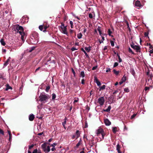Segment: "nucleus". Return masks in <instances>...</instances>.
<instances>
[{
    "mask_svg": "<svg viewBox=\"0 0 153 153\" xmlns=\"http://www.w3.org/2000/svg\"><path fill=\"white\" fill-rule=\"evenodd\" d=\"M15 28L16 30L17 33H19L21 36V39L23 41L25 40L24 37L25 36V34L24 32L23 28L21 26L17 25H16Z\"/></svg>",
    "mask_w": 153,
    "mask_h": 153,
    "instance_id": "f257e3e1",
    "label": "nucleus"
},
{
    "mask_svg": "<svg viewBox=\"0 0 153 153\" xmlns=\"http://www.w3.org/2000/svg\"><path fill=\"white\" fill-rule=\"evenodd\" d=\"M50 98V97L48 95L41 94L39 97V100L42 102V104L43 105Z\"/></svg>",
    "mask_w": 153,
    "mask_h": 153,
    "instance_id": "f03ea898",
    "label": "nucleus"
},
{
    "mask_svg": "<svg viewBox=\"0 0 153 153\" xmlns=\"http://www.w3.org/2000/svg\"><path fill=\"white\" fill-rule=\"evenodd\" d=\"M43 151L45 153H48L50 151V148L49 146H47V143H44L41 146Z\"/></svg>",
    "mask_w": 153,
    "mask_h": 153,
    "instance_id": "7ed1b4c3",
    "label": "nucleus"
},
{
    "mask_svg": "<svg viewBox=\"0 0 153 153\" xmlns=\"http://www.w3.org/2000/svg\"><path fill=\"white\" fill-rule=\"evenodd\" d=\"M59 30L62 33L68 35V33L66 26H65L64 24H61L59 28Z\"/></svg>",
    "mask_w": 153,
    "mask_h": 153,
    "instance_id": "20e7f679",
    "label": "nucleus"
},
{
    "mask_svg": "<svg viewBox=\"0 0 153 153\" xmlns=\"http://www.w3.org/2000/svg\"><path fill=\"white\" fill-rule=\"evenodd\" d=\"M147 74L148 75V77L147 78V80H146V83L145 84L146 85H148L149 84L151 83L152 77V74L151 75L149 74V71H148L147 72Z\"/></svg>",
    "mask_w": 153,
    "mask_h": 153,
    "instance_id": "39448f33",
    "label": "nucleus"
},
{
    "mask_svg": "<svg viewBox=\"0 0 153 153\" xmlns=\"http://www.w3.org/2000/svg\"><path fill=\"white\" fill-rule=\"evenodd\" d=\"M97 135L99 136L100 134H101L102 136V138L101 139V140L103 139H104V136L105 135V134L102 129L101 128H99L97 130Z\"/></svg>",
    "mask_w": 153,
    "mask_h": 153,
    "instance_id": "423d86ee",
    "label": "nucleus"
},
{
    "mask_svg": "<svg viewBox=\"0 0 153 153\" xmlns=\"http://www.w3.org/2000/svg\"><path fill=\"white\" fill-rule=\"evenodd\" d=\"M98 102L100 105H102L105 102V100L103 97H99L98 99Z\"/></svg>",
    "mask_w": 153,
    "mask_h": 153,
    "instance_id": "0eeeda50",
    "label": "nucleus"
},
{
    "mask_svg": "<svg viewBox=\"0 0 153 153\" xmlns=\"http://www.w3.org/2000/svg\"><path fill=\"white\" fill-rule=\"evenodd\" d=\"M94 82H96L97 85L98 86H100L101 85L100 82L98 80L97 78L96 77H94Z\"/></svg>",
    "mask_w": 153,
    "mask_h": 153,
    "instance_id": "6e6552de",
    "label": "nucleus"
},
{
    "mask_svg": "<svg viewBox=\"0 0 153 153\" xmlns=\"http://www.w3.org/2000/svg\"><path fill=\"white\" fill-rule=\"evenodd\" d=\"M104 123L105 125L106 126H109L111 124V122L107 119L104 120Z\"/></svg>",
    "mask_w": 153,
    "mask_h": 153,
    "instance_id": "1a4fd4ad",
    "label": "nucleus"
},
{
    "mask_svg": "<svg viewBox=\"0 0 153 153\" xmlns=\"http://www.w3.org/2000/svg\"><path fill=\"white\" fill-rule=\"evenodd\" d=\"M135 5L138 7H140L142 6L140 1H136L135 4Z\"/></svg>",
    "mask_w": 153,
    "mask_h": 153,
    "instance_id": "9d476101",
    "label": "nucleus"
},
{
    "mask_svg": "<svg viewBox=\"0 0 153 153\" xmlns=\"http://www.w3.org/2000/svg\"><path fill=\"white\" fill-rule=\"evenodd\" d=\"M34 118V115L33 114H31L30 115L29 117V119L30 120V121H33Z\"/></svg>",
    "mask_w": 153,
    "mask_h": 153,
    "instance_id": "9b49d317",
    "label": "nucleus"
},
{
    "mask_svg": "<svg viewBox=\"0 0 153 153\" xmlns=\"http://www.w3.org/2000/svg\"><path fill=\"white\" fill-rule=\"evenodd\" d=\"M134 49L135 50L137 51L138 52L140 50V48L139 46L135 45Z\"/></svg>",
    "mask_w": 153,
    "mask_h": 153,
    "instance_id": "f8f14e48",
    "label": "nucleus"
},
{
    "mask_svg": "<svg viewBox=\"0 0 153 153\" xmlns=\"http://www.w3.org/2000/svg\"><path fill=\"white\" fill-rule=\"evenodd\" d=\"M10 58L9 57V58L7 60L6 62L4 63V65L5 66H7L9 63V62L10 60Z\"/></svg>",
    "mask_w": 153,
    "mask_h": 153,
    "instance_id": "ddd939ff",
    "label": "nucleus"
},
{
    "mask_svg": "<svg viewBox=\"0 0 153 153\" xmlns=\"http://www.w3.org/2000/svg\"><path fill=\"white\" fill-rule=\"evenodd\" d=\"M76 136V139H77L78 138L80 134L79 132V131L77 130L76 131V134L75 135Z\"/></svg>",
    "mask_w": 153,
    "mask_h": 153,
    "instance_id": "4468645a",
    "label": "nucleus"
},
{
    "mask_svg": "<svg viewBox=\"0 0 153 153\" xmlns=\"http://www.w3.org/2000/svg\"><path fill=\"white\" fill-rule=\"evenodd\" d=\"M64 120H65V121H64L62 123V125H63V126L64 127V128L65 129H66V127L65 126V124H66V118H65V119H64Z\"/></svg>",
    "mask_w": 153,
    "mask_h": 153,
    "instance_id": "2eb2a0df",
    "label": "nucleus"
},
{
    "mask_svg": "<svg viewBox=\"0 0 153 153\" xmlns=\"http://www.w3.org/2000/svg\"><path fill=\"white\" fill-rule=\"evenodd\" d=\"M120 146L119 144L117 145V150L118 153H121L120 152Z\"/></svg>",
    "mask_w": 153,
    "mask_h": 153,
    "instance_id": "dca6fc26",
    "label": "nucleus"
},
{
    "mask_svg": "<svg viewBox=\"0 0 153 153\" xmlns=\"http://www.w3.org/2000/svg\"><path fill=\"white\" fill-rule=\"evenodd\" d=\"M32 153H42L40 151H38L37 149H34Z\"/></svg>",
    "mask_w": 153,
    "mask_h": 153,
    "instance_id": "f3484780",
    "label": "nucleus"
},
{
    "mask_svg": "<svg viewBox=\"0 0 153 153\" xmlns=\"http://www.w3.org/2000/svg\"><path fill=\"white\" fill-rule=\"evenodd\" d=\"M112 131L114 133H115L117 131V128L116 127H113V128Z\"/></svg>",
    "mask_w": 153,
    "mask_h": 153,
    "instance_id": "a211bd4d",
    "label": "nucleus"
},
{
    "mask_svg": "<svg viewBox=\"0 0 153 153\" xmlns=\"http://www.w3.org/2000/svg\"><path fill=\"white\" fill-rule=\"evenodd\" d=\"M106 86L105 85H103L102 86H101L100 87L99 90L100 91L101 90H103L105 89Z\"/></svg>",
    "mask_w": 153,
    "mask_h": 153,
    "instance_id": "6ab92c4d",
    "label": "nucleus"
},
{
    "mask_svg": "<svg viewBox=\"0 0 153 153\" xmlns=\"http://www.w3.org/2000/svg\"><path fill=\"white\" fill-rule=\"evenodd\" d=\"M0 42L1 45H5V43L3 39H1L0 40Z\"/></svg>",
    "mask_w": 153,
    "mask_h": 153,
    "instance_id": "aec40b11",
    "label": "nucleus"
},
{
    "mask_svg": "<svg viewBox=\"0 0 153 153\" xmlns=\"http://www.w3.org/2000/svg\"><path fill=\"white\" fill-rule=\"evenodd\" d=\"M85 50L87 52H89L90 50L91 47H85Z\"/></svg>",
    "mask_w": 153,
    "mask_h": 153,
    "instance_id": "412c9836",
    "label": "nucleus"
},
{
    "mask_svg": "<svg viewBox=\"0 0 153 153\" xmlns=\"http://www.w3.org/2000/svg\"><path fill=\"white\" fill-rule=\"evenodd\" d=\"M82 35L81 33H80L77 35V36L78 39H80L82 37Z\"/></svg>",
    "mask_w": 153,
    "mask_h": 153,
    "instance_id": "4be33fe9",
    "label": "nucleus"
},
{
    "mask_svg": "<svg viewBox=\"0 0 153 153\" xmlns=\"http://www.w3.org/2000/svg\"><path fill=\"white\" fill-rule=\"evenodd\" d=\"M80 76L82 77H85V74L84 71H82L81 72L80 74Z\"/></svg>",
    "mask_w": 153,
    "mask_h": 153,
    "instance_id": "5701e85b",
    "label": "nucleus"
},
{
    "mask_svg": "<svg viewBox=\"0 0 153 153\" xmlns=\"http://www.w3.org/2000/svg\"><path fill=\"white\" fill-rule=\"evenodd\" d=\"M108 34L110 36H111V34L112 33V31H111L110 29H108Z\"/></svg>",
    "mask_w": 153,
    "mask_h": 153,
    "instance_id": "b1692460",
    "label": "nucleus"
},
{
    "mask_svg": "<svg viewBox=\"0 0 153 153\" xmlns=\"http://www.w3.org/2000/svg\"><path fill=\"white\" fill-rule=\"evenodd\" d=\"M9 89H12V87H11L9 85H7V87H6V90L7 91Z\"/></svg>",
    "mask_w": 153,
    "mask_h": 153,
    "instance_id": "393cba45",
    "label": "nucleus"
},
{
    "mask_svg": "<svg viewBox=\"0 0 153 153\" xmlns=\"http://www.w3.org/2000/svg\"><path fill=\"white\" fill-rule=\"evenodd\" d=\"M111 106H109L107 109L105 110V111L106 112H108L110 111L111 109Z\"/></svg>",
    "mask_w": 153,
    "mask_h": 153,
    "instance_id": "a878e982",
    "label": "nucleus"
},
{
    "mask_svg": "<svg viewBox=\"0 0 153 153\" xmlns=\"http://www.w3.org/2000/svg\"><path fill=\"white\" fill-rule=\"evenodd\" d=\"M81 144V140L79 142L76 144V147L78 148L79 146Z\"/></svg>",
    "mask_w": 153,
    "mask_h": 153,
    "instance_id": "bb28decb",
    "label": "nucleus"
},
{
    "mask_svg": "<svg viewBox=\"0 0 153 153\" xmlns=\"http://www.w3.org/2000/svg\"><path fill=\"white\" fill-rule=\"evenodd\" d=\"M81 50L85 54V55L87 56V57H88V54H87V53L86 52V51H85V50H84L83 49V48H82L81 49Z\"/></svg>",
    "mask_w": 153,
    "mask_h": 153,
    "instance_id": "cd10ccee",
    "label": "nucleus"
},
{
    "mask_svg": "<svg viewBox=\"0 0 153 153\" xmlns=\"http://www.w3.org/2000/svg\"><path fill=\"white\" fill-rule=\"evenodd\" d=\"M113 71L114 72V73L116 75H118L119 73V71H116L115 69H114Z\"/></svg>",
    "mask_w": 153,
    "mask_h": 153,
    "instance_id": "c85d7f7f",
    "label": "nucleus"
},
{
    "mask_svg": "<svg viewBox=\"0 0 153 153\" xmlns=\"http://www.w3.org/2000/svg\"><path fill=\"white\" fill-rule=\"evenodd\" d=\"M126 80V77L125 76H123V77H122L121 80L123 81V82H125Z\"/></svg>",
    "mask_w": 153,
    "mask_h": 153,
    "instance_id": "c756f323",
    "label": "nucleus"
},
{
    "mask_svg": "<svg viewBox=\"0 0 153 153\" xmlns=\"http://www.w3.org/2000/svg\"><path fill=\"white\" fill-rule=\"evenodd\" d=\"M50 86H47L46 88L45 91L47 92H48L49 91V90L50 89Z\"/></svg>",
    "mask_w": 153,
    "mask_h": 153,
    "instance_id": "7c9ffc66",
    "label": "nucleus"
},
{
    "mask_svg": "<svg viewBox=\"0 0 153 153\" xmlns=\"http://www.w3.org/2000/svg\"><path fill=\"white\" fill-rule=\"evenodd\" d=\"M124 91L126 92H128L129 91V90L128 88H126L124 89Z\"/></svg>",
    "mask_w": 153,
    "mask_h": 153,
    "instance_id": "2f4dec72",
    "label": "nucleus"
},
{
    "mask_svg": "<svg viewBox=\"0 0 153 153\" xmlns=\"http://www.w3.org/2000/svg\"><path fill=\"white\" fill-rule=\"evenodd\" d=\"M56 97V95L55 94H53L52 95V99H54Z\"/></svg>",
    "mask_w": 153,
    "mask_h": 153,
    "instance_id": "473e14b6",
    "label": "nucleus"
},
{
    "mask_svg": "<svg viewBox=\"0 0 153 153\" xmlns=\"http://www.w3.org/2000/svg\"><path fill=\"white\" fill-rule=\"evenodd\" d=\"M70 23L71 25V28H73V22L72 21H70Z\"/></svg>",
    "mask_w": 153,
    "mask_h": 153,
    "instance_id": "72a5a7b5",
    "label": "nucleus"
},
{
    "mask_svg": "<svg viewBox=\"0 0 153 153\" xmlns=\"http://www.w3.org/2000/svg\"><path fill=\"white\" fill-rule=\"evenodd\" d=\"M39 28L41 31H42L43 29V26L42 25H40L39 27Z\"/></svg>",
    "mask_w": 153,
    "mask_h": 153,
    "instance_id": "f704fd0d",
    "label": "nucleus"
},
{
    "mask_svg": "<svg viewBox=\"0 0 153 153\" xmlns=\"http://www.w3.org/2000/svg\"><path fill=\"white\" fill-rule=\"evenodd\" d=\"M98 31L99 32L100 34V35H101V30H100V28L99 27L98 28Z\"/></svg>",
    "mask_w": 153,
    "mask_h": 153,
    "instance_id": "c9c22d12",
    "label": "nucleus"
},
{
    "mask_svg": "<svg viewBox=\"0 0 153 153\" xmlns=\"http://www.w3.org/2000/svg\"><path fill=\"white\" fill-rule=\"evenodd\" d=\"M128 51L130 53H131L133 54H134V53L132 52L131 49L130 48H128Z\"/></svg>",
    "mask_w": 153,
    "mask_h": 153,
    "instance_id": "e433bc0d",
    "label": "nucleus"
},
{
    "mask_svg": "<svg viewBox=\"0 0 153 153\" xmlns=\"http://www.w3.org/2000/svg\"><path fill=\"white\" fill-rule=\"evenodd\" d=\"M118 65V63L117 62H115L114 65V67H115Z\"/></svg>",
    "mask_w": 153,
    "mask_h": 153,
    "instance_id": "4c0bfd02",
    "label": "nucleus"
},
{
    "mask_svg": "<svg viewBox=\"0 0 153 153\" xmlns=\"http://www.w3.org/2000/svg\"><path fill=\"white\" fill-rule=\"evenodd\" d=\"M89 17L90 18H93V15L91 13H89Z\"/></svg>",
    "mask_w": 153,
    "mask_h": 153,
    "instance_id": "58836bf2",
    "label": "nucleus"
},
{
    "mask_svg": "<svg viewBox=\"0 0 153 153\" xmlns=\"http://www.w3.org/2000/svg\"><path fill=\"white\" fill-rule=\"evenodd\" d=\"M111 43L112 46H113L114 45V43L112 41H111Z\"/></svg>",
    "mask_w": 153,
    "mask_h": 153,
    "instance_id": "ea45409f",
    "label": "nucleus"
},
{
    "mask_svg": "<svg viewBox=\"0 0 153 153\" xmlns=\"http://www.w3.org/2000/svg\"><path fill=\"white\" fill-rule=\"evenodd\" d=\"M48 27V26H44V27L43 28L45 29V30H43V31L44 32L45 30H46V29Z\"/></svg>",
    "mask_w": 153,
    "mask_h": 153,
    "instance_id": "a19ab883",
    "label": "nucleus"
},
{
    "mask_svg": "<svg viewBox=\"0 0 153 153\" xmlns=\"http://www.w3.org/2000/svg\"><path fill=\"white\" fill-rule=\"evenodd\" d=\"M56 145V144L55 143H54L53 144L51 145V146L53 147H54Z\"/></svg>",
    "mask_w": 153,
    "mask_h": 153,
    "instance_id": "79ce46f5",
    "label": "nucleus"
},
{
    "mask_svg": "<svg viewBox=\"0 0 153 153\" xmlns=\"http://www.w3.org/2000/svg\"><path fill=\"white\" fill-rule=\"evenodd\" d=\"M0 133L3 135L4 134V132L1 129H0Z\"/></svg>",
    "mask_w": 153,
    "mask_h": 153,
    "instance_id": "37998d69",
    "label": "nucleus"
},
{
    "mask_svg": "<svg viewBox=\"0 0 153 153\" xmlns=\"http://www.w3.org/2000/svg\"><path fill=\"white\" fill-rule=\"evenodd\" d=\"M136 115V114H133L131 117V119H133L134 118Z\"/></svg>",
    "mask_w": 153,
    "mask_h": 153,
    "instance_id": "c03bdc74",
    "label": "nucleus"
},
{
    "mask_svg": "<svg viewBox=\"0 0 153 153\" xmlns=\"http://www.w3.org/2000/svg\"><path fill=\"white\" fill-rule=\"evenodd\" d=\"M34 146V145L33 144H32L30 146H29V149H31Z\"/></svg>",
    "mask_w": 153,
    "mask_h": 153,
    "instance_id": "a18cd8bd",
    "label": "nucleus"
},
{
    "mask_svg": "<svg viewBox=\"0 0 153 153\" xmlns=\"http://www.w3.org/2000/svg\"><path fill=\"white\" fill-rule=\"evenodd\" d=\"M110 71V69L109 68H107L106 71V72H108Z\"/></svg>",
    "mask_w": 153,
    "mask_h": 153,
    "instance_id": "49530a36",
    "label": "nucleus"
},
{
    "mask_svg": "<svg viewBox=\"0 0 153 153\" xmlns=\"http://www.w3.org/2000/svg\"><path fill=\"white\" fill-rule=\"evenodd\" d=\"M81 83L82 84H84V79H82V80Z\"/></svg>",
    "mask_w": 153,
    "mask_h": 153,
    "instance_id": "de8ad7c7",
    "label": "nucleus"
},
{
    "mask_svg": "<svg viewBox=\"0 0 153 153\" xmlns=\"http://www.w3.org/2000/svg\"><path fill=\"white\" fill-rule=\"evenodd\" d=\"M76 50V49L75 48H71V50L72 51H75V50Z\"/></svg>",
    "mask_w": 153,
    "mask_h": 153,
    "instance_id": "09e8293b",
    "label": "nucleus"
},
{
    "mask_svg": "<svg viewBox=\"0 0 153 153\" xmlns=\"http://www.w3.org/2000/svg\"><path fill=\"white\" fill-rule=\"evenodd\" d=\"M97 68V67L96 66H94L92 68V69L93 70H94L96 69Z\"/></svg>",
    "mask_w": 153,
    "mask_h": 153,
    "instance_id": "8fccbe9b",
    "label": "nucleus"
},
{
    "mask_svg": "<svg viewBox=\"0 0 153 153\" xmlns=\"http://www.w3.org/2000/svg\"><path fill=\"white\" fill-rule=\"evenodd\" d=\"M149 89V87H146L145 88V90L146 91V90H148Z\"/></svg>",
    "mask_w": 153,
    "mask_h": 153,
    "instance_id": "3c124183",
    "label": "nucleus"
},
{
    "mask_svg": "<svg viewBox=\"0 0 153 153\" xmlns=\"http://www.w3.org/2000/svg\"><path fill=\"white\" fill-rule=\"evenodd\" d=\"M43 134V132H41V133H39L38 134V135H41Z\"/></svg>",
    "mask_w": 153,
    "mask_h": 153,
    "instance_id": "603ef678",
    "label": "nucleus"
},
{
    "mask_svg": "<svg viewBox=\"0 0 153 153\" xmlns=\"http://www.w3.org/2000/svg\"><path fill=\"white\" fill-rule=\"evenodd\" d=\"M119 62H122V59H121V58H120V57L119 56Z\"/></svg>",
    "mask_w": 153,
    "mask_h": 153,
    "instance_id": "864d4df0",
    "label": "nucleus"
},
{
    "mask_svg": "<svg viewBox=\"0 0 153 153\" xmlns=\"http://www.w3.org/2000/svg\"><path fill=\"white\" fill-rule=\"evenodd\" d=\"M2 51L3 53H5L6 52V50L4 49H3L2 50Z\"/></svg>",
    "mask_w": 153,
    "mask_h": 153,
    "instance_id": "5fc2aeb1",
    "label": "nucleus"
},
{
    "mask_svg": "<svg viewBox=\"0 0 153 153\" xmlns=\"http://www.w3.org/2000/svg\"><path fill=\"white\" fill-rule=\"evenodd\" d=\"M135 45H131V47L132 48H133L134 49V46H135Z\"/></svg>",
    "mask_w": 153,
    "mask_h": 153,
    "instance_id": "6e6d98bb",
    "label": "nucleus"
},
{
    "mask_svg": "<svg viewBox=\"0 0 153 153\" xmlns=\"http://www.w3.org/2000/svg\"><path fill=\"white\" fill-rule=\"evenodd\" d=\"M8 132L10 136H11V133L10 131H8Z\"/></svg>",
    "mask_w": 153,
    "mask_h": 153,
    "instance_id": "4d7b16f0",
    "label": "nucleus"
},
{
    "mask_svg": "<svg viewBox=\"0 0 153 153\" xmlns=\"http://www.w3.org/2000/svg\"><path fill=\"white\" fill-rule=\"evenodd\" d=\"M124 82L123 81H121L120 82H119V84L120 85L122 84Z\"/></svg>",
    "mask_w": 153,
    "mask_h": 153,
    "instance_id": "13d9d810",
    "label": "nucleus"
},
{
    "mask_svg": "<svg viewBox=\"0 0 153 153\" xmlns=\"http://www.w3.org/2000/svg\"><path fill=\"white\" fill-rule=\"evenodd\" d=\"M88 127V124L87 123H85V128H87Z\"/></svg>",
    "mask_w": 153,
    "mask_h": 153,
    "instance_id": "bf43d9fd",
    "label": "nucleus"
},
{
    "mask_svg": "<svg viewBox=\"0 0 153 153\" xmlns=\"http://www.w3.org/2000/svg\"><path fill=\"white\" fill-rule=\"evenodd\" d=\"M78 101V99L75 100L74 101V103L77 102Z\"/></svg>",
    "mask_w": 153,
    "mask_h": 153,
    "instance_id": "052dcab7",
    "label": "nucleus"
},
{
    "mask_svg": "<svg viewBox=\"0 0 153 153\" xmlns=\"http://www.w3.org/2000/svg\"><path fill=\"white\" fill-rule=\"evenodd\" d=\"M55 150V148H54V147H53L52 149H51V150L52 151H54V150Z\"/></svg>",
    "mask_w": 153,
    "mask_h": 153,
    "instance_id": "680f3d73",
    "label": "nucleus"
},
{
    "mask_svg": "<svg viewBox=\"0 0 153 153\" xmlns=\"http://www.w3.org/2000/svg\"><path fill=\"white\" fill-rule=\"evenodd\" d=\"M149 52L151 53H153V49L150 50Z\"/></svg>",
    "mask_w": 153,
    "mask_h": 153,
    "instance_id": "e2e57ef3",
    "label": "nucleus"
},
{
    "mask_svg": "<svg viewBox=\"0 0 153 153\" xmlns=\"http://www.w3.org/2000/svg\"><path fill=\"white\" fill-rule=\"evenodd\" d=\"M75 138H76V136L75 135H74L72 137V138L73 139H74Z\"/></svg>",
    "mask_w": 153,
    "mask_h": 153,
    "instance_id": "0e129e2a",
    "label": "nucleus"
},
{
    "mask_svg": "<svg viewBox=\"0 0 153 153\" xmlns=\"http://www.w3.org/2000/svg\"><path fill=\"white\" fill-rule=\"evenodd\" d=\"M148 33H145V35L146 36H148Z\"/></svg>",
    "mask_w": 153,
    "mask_h": 153,
    "instance_id": "69168bd1",
    "label": "nucleus"
},
{
    "mask_svg": "<svg viewBox=\"0 0 153 153\" xmlns=\"http://www.w3.org/2000/svg\"><path fill=\"white\" fill-rule=\"evenodd\" d=\"M107 49V46H105L104 48V50H105Z\"/></svg>",
    "mask_w": 153,
    "mask_h": 153,
    "instance_id": "338daca9",
    "label": "nucleus"
},
{
    "mask_svg": "<svg viewBox=\"0 0 153 153\" xmlns=\"http://www.w3.org/2000/svg\"><path fill=\"white\" fill-rule=\"evenodd\" d=\"M99 42L100 44L101 43H102L103 42V41L102 40L101 41H99Z\"/></svg>",
    "mask_w": 153,
    "mask_h": 153,
    "instance_id": "774afa93",
    "label": "nucleus"
}]
</instances>
